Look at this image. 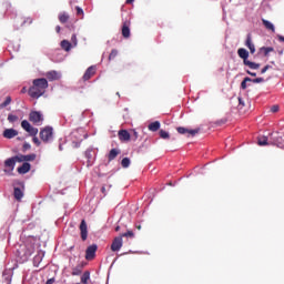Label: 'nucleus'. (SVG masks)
Listing matches in <instances>:
<instances>
[{"mask_svg":"<svg viewBox=\"0 0 284 284\" xmlns=\"http://www.w3.org/2000/svg\"><path fill=\"white\" fill-rule=\"evenodd\" d=\"M48 88V81L44 78L33 80V85L29 89V95L32 99H39L44 94Z\"/></svg>","mask_w":284,"mask_h":284,"instance_id":"nucleus-1","label":"nucleus"},{"mask_svg":"<svg viewBox=\"0 0 284 284\" xmlns=\"http://www.w3.org/2000/svg\"><path fill=\"white\" fill-rule=\"evenodd\" d=\"M53 136V130L51 126H45L43 130H41L40 132V139L43 142H49L50 140H52Z\"/></svg>","mask_w":284,"mask_h":284,"instance_id":"nucleus-2","label":"nucleus"},{"mask_svg":"<svg viewBox=\"0 0 284 284\" xmlns=\"http://www.w3.org/2000/svg\"><path fill=\"white\" fill-rule=\"evenodd\" d=\"M97 252H98L97 244H92V245L88 246L85 250V260L93 261L95 258Z\"/></svg>","mask_w":284,"mask_h":284,"instance_id":"nucleus-3","label":"nucleus"},{"mask_svg":"<svg viewBox=\"0 0 284 284\" xmlns=\"http://www.w3.org/2000/svg\"><path fill=\"white\" fill-rule=\"evenodd\" d=\"M79 230H80L81 240L83 242H85L88 240V236H89L88 223H87L85 220H81V223L79 225Z\"/></svg>","mask_w":284,"mask_h":284,"instance_id":"nucleus-4","label":"nucleus"},{"mask_svg":"<svg viewBox=\"0 0 284 284\" xmlns=\"http://www.w3.org/2000/svg\"><path fill=\"white\" fill-rule=\"evenodd\" d=\"M123 246V239L122 236H116L113 239L111 244V251L112 252H119Z\"/></svg>","mask_w":284,"mask_h":284,"instance_id":"nucleus-5","label":"nucleus"},{"mask_svg":"<svg viewBox=\"0 0 284 284\" xmlns=\"http://www.w3.org/2000/svg\"><path fill=\"white\" fill-rule=\"evenodd\" d=\"M95 73H97V68L94 65H91L85 70V72L82 77V80L84 82H88L95 75Z\"/></svg>","mask_w":284,"mask_h":284,"instance_id":"nucleus-6","label":"nucleus"},{"mask_svg":"<svg viewBox=\"0 0 284 284\" xmlns=\"http://www.w3.org/2000/svg\"><path fill=\"white\" fill-rule=\"evenodd\" d=\"M29 120H30L32 123L39 125V124L43 121V116H42V114H41L40 112H38V111H32V112H30V114H29Z\"/></svg>","mask_w":284,"mask_h":284,"instance_id":"nucleus-7","label":"nucleus"},{"mask_svg":"<svg viewBox=\"0 0 284 284\" xmlns=\"http://www.w3.org/2000/svg\"><path fill=\"white\" fill-rule=\"evenodd\" d=\"M257 144L260 145V146H266V145H276V146H278V148H281V144H278V143H276V142H272V141H270L268 140V138L267 136H264V135H260L258 138H257Z\"/></svg>","mask_w":284,"mask_h":284,"instance_id":"nucleus-8","label":"nucleus"},{"mask_svg":"<svg viewBox=\"0 0 284 284\" xmlns=\"http://www.w3.org/2000/svg\"><path fill=\"white\" fill-rule=\"evenodd\" d=\"M245 47L250 50L251 54H255L256 48H255V44L253 42L252 33H248L246 36Z\"/></svg>","mask_w":284,"mask_h":284,"instance_id":"nucleus-9","label":"nucleus"},{"mask_svg":"<svg viewBox=\"0 0 284 284\" xmlns=\"http://www.w3.org/2000/svg\"><path fill=\"white\" fill-rule=\"evenodd\" d=\"M131 22H123L121 27V34L124 39H129L131 37Z\"/></svg>","mask_w":284,"mask_h":284,"instance_id":"nucleus-10","label":"nucleus"},{"mask_svg":"<svg viewBox=\"0 0 284 284\" xmlns=\"http://www.w3.org/2000/svg\"><path fill=\"white\" fill-rule=\"evenodd\" d=\"M237 55L243 60V64H245L248 61L250 52L245 48H240Z\"/></svg>","mask_w":284,"mask_h":284,"instance_id":"nucleus-11","label":"nucleus"},{"mask_svg":"<svg viewBox=\"0 0 284 284\" xmlns=\"http://www.w3.org/2000/svg\"><path fill=\"white\" fill-rule=\"evenodd\" d=\"M118 138L121 142H128L131 140V134L129 133L128 130H120L118 132Z\"/></svg>","mask_w":284,"mask_h":284,"instance_id":"nucleus-12","label":"nucleus"},{"mask_svg":"<svg viewBox=\"0 0 284 284\" xmlns=\"http://www.w3.org/2000/svg\"><path fill=\"white\" fill-rule=\"evenodd\" d=\"M176 130L180 134H186L187 133L192 136H194L195 134H197L200 132V129L189 130V129L183 128V126H179Z\"/></svg>","mask_w":284,"mask_h":284,"instance_id":"nucleus-13","label":"nucleus"},{"mask_svg":"<svg viewBox=\"0 0 284 284\" xmlns=\"http://www.w3.org/2000/svg\"><path fill=\"white\" fill-rule=\"evenodd\" d=\"M19 134V132L14 129H6L3 132V136L6 139H13Z\"/></svg>","mask_w":284,"mask_h":284,"instance_id":"nucleus-14","label":"nucleus"},{"mask_svg":"<svg viewBox=\"0 0 284 284\" xmlns=\"http://www.w3.org/2000/svg\"><path fill=\"white\" fill-rule=\"evenodd\" d=\"M45 77L49 81H57V80H59V72L49 71V72H47Z\"/></svg>","mask_w":284,"mask_h":284,"instance_id":"nucleus-15","label":"nucleus"},{"mask_svg":"<svg viewBox=\"0 0 284 284\" xmlns=\"http://www.w3.org/2000/svg\"><path fill=\"white\" fill-rule=\"evenodd\" d=\"M120 153L121 152L116 149L110 150V152L108 154V161L111 162V161L115 160Z\"/></svg>","mask_w":284,"mask_h":284,"instance_id":"nucleus-16","label":"nucleus"},{"mask_svg":"<svg viewBox=\"0 0 284 284\" xmlns=\"http://www.w3.org/2000/svg\"><path fill=\"white\" fill-rule=\"evenodd\" d=\"M61 48L65 52H70L72 50V43L69 40H62L61 41Z\"/></svg>","mask_w":284,"mask_h":284,"instance_id":"nucleus-17","label":"nucleus"},{"mask_svg":"<svg viewBox=\"0 0 284 284\" xmlns=\"http://www.w3.org/2000/svg\"><path fill=\"white\" fill-rule=\"evenodd\" d=\"M275 49L273 47H261L260 52H263V55L267 58L271 52H274Z\"/></svg>","mask_w":284,"mask_h":284,"instance_id":"nucleus-18","label":"nucleus"},{"mask_svg":"<svg viewBox=\"0 0 284 284\" xmlns=\"http://www.w3.org/2000/svg\"><path fill=\"white\" fill-rule=\"evenodd\" d=\"M244 65L248 67L251 70H258L261 68L260 63H256L250 60L245 61Z\"/></svg>","mask_w":284,"mask_h":284,"instance_id":"nucleus-19","label":"nucleus"},{"mask_svg":"<svg viewBox=\"0 0 284 284\" xmlns=\"http://www.w3.org/2000/svg\"><path fill=\"white\" fill-rule=\"evenodd\" d=\"M16 159L14 158H11V159H8L6 162H4V165L6 168H9L10 171H13L14 170V166H16Z\"/></svg>","mask_w":284,"mask_h":284,"instance_id":"nucleus-20","label":"nucleus"},{"mask_svg":"<svg viewBox=\"0 0 284 284\" xmlns=\"http://www.w3.org/2000/svg\"><path fill=\"white\" fill-rule=\"evenodd\" d=\"M262 23L266 30L275 32V26L272 22H268V20L262 19Z\"/></svg>","mask_w":284,"mask_h":284,"instance_id":"nucleus-21","label":"nucleus"},{"mask_svg":"<svg viewBox=\"0 0 284 284\" xmlns=\"http://www.w3.org/2000/svg\"><path fill=\"white\" fill-rule=\"evenodd\" d=\"M31 169V165L29 163H23L22 166L18 169V172L20 174H27Z\"/></svg>","mask_w":284,"mask_h":284,"instance_id":"nucleus-22","label":"nucleus"},{"mask_svg":"<svg viewBox=\"0 0 284 284\" xmlns=\"http://www.w3.org/2000/svg\"><path fill=\"white\" fill-rule=\"evenodd\" d=\"M90 280H91V273L89 271H85L81 276V283L89 284Z\"/></svg>","mask_w":284,"mask_h":284,"instance_id":"nucleus-23","label":"nucleus"},{"mask_svg":"<svg viewBox=\"0 0 284 284\" xmlns=\"http://www.w3.org/2000/svg\"><path fill=\"white\" fill-rule=\"evenodd\" d=\"M14 199L20 202L21 199L23 197V192L21 191V189H19L18 186L14 187Z\"/></svg>","mask_w":284,"mask_h":284,"instance_id":"nucleus-24","label":"nucleus"},{"mask_svg":"<svg viewBox=\"0 0 284 284\" xmlns=\"http://www.w3.org/2000/svg\"><path fill=\"white\" fill-rule=\"evenodd\" d=\"M161 128V123L159 121H155L151 124H149V131L156 132Z\"/></svg>","mask_w":284,"mask_h":284,"instance_id":"nucleus-25","label":"nucleus"},{"mask_svg":"<svg viewBox=\"0 0 284 284\" xmlns=\"http://www.w3.org/2000/svg\"><path fill=\"white\" fill-rule=\"evenodd\" d=\"M251 82H252V78L250 77L244 78V80L241 82V89L243 91L247 90V83H251Z\"/></svg>","mask_w":284,"mask_h":284,"instance_id":"nucleus-26","label":"nucleus"},{"mask_svg":"<svg viewBox=\"0 0 284 284\" xmlns=\"http://www.w3.org/2000/svg\"><path fill=\"white\" fill-rule=\"evenodd\" d=\"M70 20L69 13H60L59 16V21L61 23H67Z\"/></svg>","mask_w":284,"mask_h":284,"instance_id":"nucleus-27","label":"nucleus"},{"mask_svg":"<svg viewBox=\"0 0 284 284\" xmlns=\"http://www.w3.org/2000/svg\"><path fill=\"white\" fill-rule=\"evenodd\" d=\"M11 101H12L11 97L8 95V97L6 98V101L0 104V110H3V108H8V105H10Z\"/></svg>","mask_w":284,"mask_h":284,"instance_id":"nucleus-28","label":"nucleus"},{"mask_svg":"<svg viewBox=\"0 0 284 284\" xmlns=\"http://www.w3.org/2000/svg\"><path fill=\"white\" fill-rule=\"evenodd\" d=\"M120 237L123 240V237L134 239V232L129 230L125 233H122Z\"/></svg>","mask_w":284,"mask_h":284,"instance_id":"nucleus-29","label":"nucleus"},{"mask_svg":"<svg viewBox=\"0 0 284 284\" xmlns=\"http://www.w3.org/2000/svg\"><path fill=\"white\" fill-rule=\"evenodd\" d=\"M118 54H119V51H118L116 49H112L111 52H110V54H109L108 60H109V61L114 60V59L118 57Z\"/></svg>","mask_w":284,"mask_h":284,"instance_id":"nucleus-30","label":"nucleus"},{"mask_svg":"<svg viewBox=\"0 0 284 284\" xmlns=\"http://www.w3.org/2000/svg\"><path fill=\"white\" fill-rule=\"evenodd\" d=\"M130 164H131V161H130L129 158L122 159V161H121V166H122L123 169H128V168L130 166Z\"/></svg>","mask_w":284,"mask_h":284,"instance_id":"nucleus-31","label":"nucleus"},{"mask_svg":"<svg viewBox=\"0 0 284 284\" xmlns=\"http://www.w3.org/2000/svg\"><path fill=\"white\" fill-rule=\"evenodd\" d=\"M27 132L32 135V136H36L38 134V129L37 128H33L32 125H30V129L27 130Z\"/></svg>","mask_w":284,"mask_h":284,"instance_id":"nucleus-32","label":"nucleus"},{"mask_svg":"<svg viewBox=\"0 0 284 284\" xmlns=\"http://www.w3.org/2000/svg\"><path fill=\"white\" fill-rule=\"evenodd\" d=\"M19 120V118L17 116V115H14V114H9L8 115V121L10 122V123H14V122H17Z\"/></svg>","mask_w":284,"mask_h":284,"instance_id":"nucleus-33","label":"nucleus"},{"mask_svg":"<svg viewBox=\"0 0 284 284\" xmlns=\"http://www.w3.org/2000/svg\"><path fill=\"white\" fill-rule=\"evenodd\" d=\"M36 154H29V155H24L23 160L24 162H30V161H34L36 160Z\"/></svg>","mask_w":284,"mask_h":284,"instance_id":"nucleus-34","label":"nucleus"},{"mask_svg":"<svg viewBox=\"0 0 284 284\" xmlns=\"http://www.w3.org/2000/svg\"><path fill=\"white\" fill-rule=\"evenodd\" d=\"M251 82L254 84H260V83H264L265 79L264 78L251 79Z\"/></svg>","mask_w":284,"mask_h":284,"instance_id":"nucleus-35","label":"nucleus"},{"mask_svg":"<svg viewBox=\"0 0 284 284\" xmlns=\"http://www.w3.org/2000/svg\"><path fill=\"white\" fill-rule=\"evenodd\" d=\"M21 126L26 130V131H29V129L31 128V124L27 121V120H23L21 122Z\"/></svg>","mask_w":284,"mask_h":284,"instance_id":"nucleus-36","label":"nucleus"},{"mask_svg":"<svg viewBox=\"0 0 284 284\" xmlns=\"http://www.w3.org/2000/svg\"><path fill=\"white\" fill-rule=\"evenodd\" d=\"M71 43L74 48L78 47V37L75 33H73L71 37Z\"/></svg>","mask_w":284,"mask_h":284,"instance_id":"nucleus-37","label":"nucleus"},{"mask_svg":"<svg viewBox=\"0 0 284 284\" xmlns=\"http://www.w3.org/2000/svg\"><path fill=\"white\" fill-rule=\"evenodd\" d=\"M85 158L88 159V162H87V166L90 168L93 165V163L91 162V153L90 152H85Z\"/></svg>","mask_w":284,"mask_h":284,"instance_id":"nucleus-38","label":"nucleus"},{"mask_svg":"<svg viewBox=\"0 0 284 284\" xmlns=\"http://www.w3.org/2000/svg\"><path fill=\"white\" fill-rule=\"evenodd\" d=\"M82 274V270L75 267L72 270V276H80Z\"/></svg>","mask_w":284,"mask_h":284,"instance_id":"nucleus-39","label":"nucleus"},{"mask_svg":"<svg viewBox=\"0 0 284 284\" xmlns=\"http://www.w3.org/2000/svg\"><path fill=\"white\" fill-rule=\"evenodd\" d=\"M160 136L162 138V139H170V134L166 132V131H164V130H161L160 131Z\"/></svg>","mask_w":284,"mask_h":284,"instance_id":"nucleus-40","label":"nucleus"},{"mask_svg":"<svg viewBox=\"0 0 284 284\" xmlns=\"http://www.w3.org/2000/svg\"><path fill=\"white\" fill-rule=\"evenodd\" d=\"M26 155H17V156H13L14 161L16 162H26V160L23 159Z\"/></svg>","mask_w":284,"mask_h":284,"instance_id":"nucleus-41","label":"nucleus"},{"mask_svg":"<svg viewBox=\"0 0 284 284\" xmlns=\"http://www.w3.org/2000/svg\"><path fill=\"white\" fill-rule=\"evenodd\" d=\"M270 69H272V67L270 64H266L262 70H261V74H265Z\"/></svg>","mask_w":284,"mask_h":284,"instance_id":"nucleus-42","label":"nucleus"},{"mask_svg":"<svg viewBox=\"0 0 284 284\" xmlns=\"http://www.w3.org/2000/svg\"><path fill=\"white\" fill-rule=\"evenodd\" d=\"M75 11H77L78 16H83L84 14V11L81 7H75Z\"/></svg>","mask_w":284,"mask_h":284,"instance_id":"nucleus-43","label":"nucleus"},{"mask_svg":"<svg viewBox=\"0 0 284 284\" xmlns=\"http://www.w3.org/2000/svg\"><path fill=\"white\" fill-rule=\"evenodd\" d=\"M270 110H271L272 113H276V112L280 111V106L278 105H273V106H271Z\"/></svg>","mask_w":284,"mask_h":284,"instance_id":"nucleus-44","label":"nucleus"},{"mask_svg":"<svg viewBox=\"0 0 284 284\" xmlns=\"http://www.w3.org/2000/svg\"><path fill=\"white\" fill-rule=\"evenodd\" d=\"M246 73H247L250 77H253V78H256V77H257V73H256V72H252V71H250V70H247Z\"/></svg>","mask_w":284,"mask_h":284,"instance_id":"nucleus-45","label":"nucleus"},{"mask_svg":"<svg viewBox=\"0 0 284 284\" xmlns=\"http://www.w3.org/2000/svg\"><path fill=\"white\" fill-rule=\"evenodd\" d=\"M26 23L31 24L32 23L31 18H27L26 20H23V24H26Z\"/></svg>","mask_w":284,"mask_h":284,"instance_id":"nucleus-46","label":"nucleus"},{"mask_svg":"<svg viewBox=\"0 0 284 284\" xmlns=\"http://www.w3.org/2000/svg\"><path fill=\"white\" fill-rule=\"evenodd\" d=\"M30 148H31V145H30L29 143H24V144H23V150H24V151L29 150Z\"/></svg>","mask_w":284,"mask_h":284,"instance_id":"nucleus-47","label":"nucleus"},{"mask_svg":"<svg viewBox=\"0 0 284 284\" xmlns=\"http://www.w3.org/2000/svg\"><path fill=\"white\" fill-rule=\"evenodd\" d=\"M34 138H33V142L39 146L40 145V141H39V139L38 138H36V135H33Z\"/></svg>","mask_w":284,"mask_h":284,"instance_id":"nucleus-48","label":"nucleus"},{"mask_svg":"<svg viewBox=\"0 0 284 284\" xmlns=\"http://www.w3.org/2000/svg\"><path fill=\"white\" fill-rule=\"evenodd\" d=\"M45 284H54V277L49 278Z\"/></svg>","mask_w":284,"mask_h":284,"instance_id":"nucleus-49","label":"nucleus"},{"mask_svg":"<svg viewBox=\"0 0 284 284\" xmlns=\"http://www.w3.org/2000/svg\"><path fill=\"white\" fill-rule=\"evenodd\" d=\"M239 103H240L241 105H245V102H244L243 98H239Z\"/></svg>","mask_w":284,"mask_h":284,"instance_id":"nucleus-50","label":"nucleus"},{"mask_svg":"<svg viewBox=\"0 0 284 284\" xmlns=\"http://www.w3.org/2000/svg\"><path fill=\"white\" fill-rule=\"evenodd\" d=\"M55 31H57V33H60L61 32V26H57Z\"/></svg>","mask_w":284,"mask_h":284,"instance_id":"nucleus-51","label":"nucleus"},{"mask_svg":"<svg viewBox=\"0 0 284 284\" xmlns=\"http://www.w3.org/2000/svg\"><path fill=\"white\" fill-rule=\"evenodd\" d=\"M278 40H280L281 42H284V36H278Z\"/></svg>","mask_w":284,"mask_h":284,"instance_id":"nucleus-52","label":"nucleus"},{"mask_svg":"<svg viewBox=\"0 0 284 284\" xmlns=\"http://www.w3.org/2000/svg\"><path fill=\"white\" fill-rule=\"evenodd\" d=\"M277 53H278V55H283L284 54V50H278Z\"/></svg>","mask_w":284,"mask_h":284,"instance_id":"nucleus-53","label":"nucleus"},{"mask_svg":"<svg viewBox=\"0 0 284 284\" xmlns=\"http://www.w3.org/2000/svg\"><path fill=\"white\" fill-rule=\"evenodd\" d=\"M132 2H134V0H126L125 1L126 4H131Z\"/></svg>","mask_w":284,"mask_h":284,"instance_id":"nucleus-54","label":"nucleus"},{"mask_svg":"<svg viewBox=\"0 0 284 284\" xmlns=\"http://www.w3.org/2000/svg\"><path fill=\"white\" fill-rule=\"evenodd\" d=\"M120 230H121V227L119 225L115 226V229H114L115 232H120Z\"/></svg>","mask_w":284,"mask_h":284,"instance_id":"nucleus-55","label":"nucleus"},{"mask_svg":"<svg viewBox=\"0 0 284 284\" xmlns=\"http://www.w3.org/2000/svg\"><path fill=\"white\" fill-rule=\"evenodd\" d=\"M101 192H102V193L105 192V186H102Z\"/></svg>","mask_w":284,"mask_h":284,"instance_id":"nucleus-56","label":"nucleus"},{"mask_svg":"<svg viewBox=\"0 0 284 284\" xmlns=\"http://www.w3.org/2000/svg\"><path fill=\"white\" fill-rule=\"evenodd\" d=\"M59 150H60V151H63V145H59Z\"/></svg>","mask_w":284,"mask_h":284,"instance_id":"nucleus-57","label":"nucleus"},{"mask_svg":"<svg viewBox=\"0 0 284 284\" xmlns=\"http://www.w3.org/2000/svg\"><path fill=\"white\" fill-rule=\"evenodd\" d=\"M26 256H27V257L31 256V252L27 253Z\"/></svg>","mask_w":284,"mask_h":284,"instance_id":"nucleus-58","label":"nucleus"},{"mask_svg":"<svg viewBox=\"0 0 284 284\" xmlns=\"http://www.w3.org/2000/svg\"><path fill=\"white\" fill-rule=\"evenodd\" d=\"M271 64L275 65V61H271Z\"/></svg>","mask_w":284,"mask_h":284,"instance_id":"nucleus-59","label":"nucleus"},{"mask_svg":"<svg viewBox=\"0 0 284 284\" xmlns=\"http://www.w3.org/2000/svg\"><path fill=\"white\" fill-rule=\"evenodd\" d=\"M134 134H135V139H138V132H134Z\"/></svg>","mask_w":284,"mask_h":284,"instance_id":"nucleus-60","label":"nucleus"},{"mask_svg":"<svg viewBox=\"0 0 284 284\" xmlns=\"http://www.w3.org/2000/svg\"><path fill=\"white\" fill-rule=\"evenodd\" d=\"M116 97H121V95H120V92H116Z\"/></svg>","mask_w":284,"mask_h":284,"instance_id":"nucleus-61","label":"nucleus"},{"mask_svg":"<svg viewBox=\"0 0 284 284\" xmlns=\"http://www.w3.org/2000/svg\"><path fill=\"white\" fill-rule=\"evenodd\" d=\"M138 230H141V225H138Z\"/></svg>","mask_w":284,"mask_h":284,"instance_id":"nucleus-62","label":"nucleus"},{"mask_svg":"<svg viewBox=\"0 0 284 284\" xmlns=\"http://www.w3.org/2000/svg\"><path fill=\"white\" fill-rule=\"evenodd\" d=\"M77 284H82V283H77Z\"/></svg>","mask_w":284,"mask_h":284,"instance_id":"nucleus-63","label":"nucleus"}]
</instances>
